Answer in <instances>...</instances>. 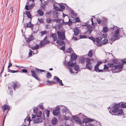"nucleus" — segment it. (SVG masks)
I'll return each instance as SVG.
<instances>
[{
  "label": "nucleus",
  "mask_w": 126,
  "mask_h": 126,
  "mask_svg": "<svg viewBox=\"0 0 126 126\" xmlns=\"http://www.w3.org/2000/svg\"><path fill=\"white\" fill-rule=\"evenodd\" d=\"M60 4L58 3L57 2L54 3V6L55 7L56 6L58 7L60 6Z\"/></svg>",
  "instance_id": "nucleus-49"
},
{
  "label": "nucleus",
  "mask_w": 126,
  "mask_h": 126,
  "mask_svg": "<svg viewBox=\"0 0 126 126\" xmlns=\"http://www.w3.org/2000/svg\"><path fill=\"white\" fill-rule=\"evenodd\" d=\"M38 20L40 23H43V19L42 18L39 19L38 18Z\"/></svg>",
  "instance_id": "nucleus-47"
},
{
  "label": "nucleus",
  "mask_w": 126,
  "mask_h": 126,
  "mask_svg": "<svg viewBox=\"0 0 126 126\" xmlns=\"http://www.w3.org/2000/svg\"><path fill=\"white\" fill-rule=\"evenodd\" d=\"M45 112L47 115V117H49V115L50 113V111L48 110H47L45 111Z\"/></svg>",
  "instance_id": "nucleus-48"
},
{
  "label": "nucleus",
  "mask_w": 126,
  "mask_h": 126,
  "mask_svg": "<svg viewBox=\"0 0 126 126\" xmlns=\"http://www.w3.org/2000/svg\"><path fill=\"white\" fill-rule=\"evenodd\" d=\"M92 55V51L91 50H90L88 53V56L90 57H91Z\"/></svg>",
  "instance_id": "nucleus-38"
},
{
  "label": "nucleus",
  "mask_w": 126,
  "mask_h": 126,
  "mask_svg": "<svg viewBox=\"0 0 126 126\" xmlns=\"http://www.w3.org/2000/svg\"><path fill=\"white\" fill-rule=\"evenodd\" d=\"M47 38V37L46 36L43 41L40 42V46H42L44 45V44L49 43V42L46 39Z\"/></svg>",
  "instance_id": "nucleus-15"
},
{
  "label": "nucleus",
  "mask_w": 126,
  "mask_h": 126,
  "mask_svg": "<svg viewBox=\"0 0 126 126\" xmlns=\"http://www.w3.org/2000/svg\"><path fill=\"white\" fill-rule=\"evenodd\" d=\"M59 13L58 12H55L53 13V15L54 17L57 18L58 16V14Z\"/></svg>",
  "instance_id": "nucleus-35"
},
{
  "label": "nucleus",
  "mask_w": 126,
  "mask_h": 126,
  "mask_svg": "<svg viewBox=\"0 0 126 126\" xmlns=\"http://www.w3.org/2000/svg\"><path fill=\"white\" fill-rule=\"evenodd\" d=\"M87 126H94L92 124L90 123H88L86 125Z\"/></svg>",
  "instance_id": "nucleus-60"
},
{
  "label": "nucleus",
  "mask_w": 126,
  "mask_h": 126,
  "mask_svg": "<svg viewBox=\"0 0 126 126\" xmlns=\"http://www.w3.org/2000/svg\"><path fill=\"white\" fill-rule=\"evenodd\" d=\"M56 11H62V10L61 9L59 8L58 7L56 6L55 7H54Z\"/></svg>",
  "instance_id": "nucleus-41"
},
{
  "label": "nucleus",
  "mask_w": 126,
  "mask_h": 126,
  "mask_svg": "<svg viewBox=\"0 0 126 126\" xmlns=\"http://www.w3.org/2000/svg\"><path fill=\"white\" fill-rule=\"evenodd\" d=\"M42 122V120L41 119L39 118H37L35 119L34 121L35 123L39 124Z\"/></svg>",
  "instance_id": "nucleus-20"
},
{
  "label": "nucleus",
  "mask_w": 126,
  "mask_h": 126,
  "mask_svg": "<svg viewBox=\"0 0 126 126\" xmlns=\"http://www.w3.org/2000/svg\"><path fill=\"white\" fill-rule=\"evenodd\" d=\"M47 33V32L46 31H44L40 32V34L41 35V36H44V35L46 34Z\"/></svg>",
  "instance_id": "nucleus-33"
},
{
  "label": "nucleus",
  "mask_w": 126,
  "mask_h": 126,
  "mask_svg": "<svg viewBox=\"0 0 126 126\" xmlns=\"http://www.w3.org/2000/svg\"><path fill=\"white\" fill-rule=\"evenodd\" d=\"M86 38V36L85 35H81L80 36V38Z\"/></svg>",
  "instance_id": "nucleus-59"
},
{
  "label": "nucleus",
  "mask_w": 126,
  "mask_h": 126,
  "mask_svg": "<svg viewBox=\"0 0 126 126\" xmlns=\"http://www.w3.org/2000/svg\"><path fill=\"white\" fill-rule=\"evenodd\" d=\"M33 38L32 36H30L28 39L27 40V42H30V41L33 40Z\"/></svg>",
  "instance_id": "nucleus-43"
},
{
  "label": "nucleus",
  "mask_w": 126,
  "mask_h": 126,
  "mask_svg": "<svg viewBox=\"0 0 126 126\" xmlns=\"http://www.w3.org/2000/svg\"><path fill=\"white\" fill-rule=\"evenodd\" d=\"M89 38L92 40L94 44H96L97 46H101V40L99 37L96 38L95 39L93 37H90Z\"/></svg>",
  "instance_id": "nucleus-5"
},
{
  "label": "nucleus",
  "mask_w": 126,
  "mask_h": 126,
  "mask_svg": "<svg viewBox=\"0 0 126 126\" xmlns=\"http://www.w3.org/2000/svg\"><path fill=\"white\" fill-rule=\"evenodd\" d=\"M112 61L114 64L116 63H117V60L115 59H114Z\"/></svg>",
  "instance_id": "nucleus-58"
},
{
  "label": "nucleus",
  "mask_w": 126,
  "mask_h": 126,
  "mask_svg": "<svg viewBox=\"0 0 126 126\" xmlns=\"http://www.w3.org/2000/svg\"><path fill=\"white\" fill-rule=\"evenodd\" d=\"M94 120V119H93L85 118L83 119L82 122L83 123H84L86 125L88 123H88V122L93 121Z\"/></svg>",
  "instance_id": "nucleus-12"
},
{
  "label": "nucleus",
  "mask_w": 126,
  "mask_h": 126,
  "mask_svg": "<svg viewBox=\"0 0 126 126\" xmlns=\"http://www.w3.org/2000/svg\"><path fill=\"white\" fill-rule=\"evenodd\" d=\"M26 14L27 15V17L30 18H31V15L30 13V12H29L27 11L26 13Z\"/></svg>",
  "instance_id": "nucleus-42"
},
{
  "label": "nucleus",
  "mask_w": 126,
  "mask_h": 126,
  "mask_svg": "<svg viewBox=\"0 0 126 126\" xmlns=\"http://www.w3.org/2000/svg\"><path fill=\"white\" fill-rule=\"evenodd\" d=\"M108 40L107 39H104L102 41V44H105L108 42Z\"/></svg>",
  "instance_id": "nucleus-44"
},
{
  "label": "nucleus",
  "mask_w": 126,
  "mask_h": 126,
  "mask_svg": "<svg viewBox=\"0 0 126 126\" xmlns=\"http://www.w3.org/2000/svg\"><path fill=\"white\" fill-rule=\"evenodd\" d=\"M54 79H55L56 81L58 82H59L60 85L61 86H63V84L62 83V80H61L59 78L56 76H55L54 77Z\"/></svg>",
  "instance_id": "nucleus-18"
},
{
  "label": "nucleus",
  "mask_w": 126,
  "mask_h": 126,
  "mask_svg": "<svg viewBox=\"0 0 126 126\" xmlns=\"http://www.w3.org/2000/svg\"><path fill=\"white\" fill-rule=\"evenodd\" d=\"M63 113V114L66 113H68V114L69 112H70L69 110L66 107H64L63 108L62 110Z\"/></svg>",
  "instance_id": "nucleus-21"
},
{
  "label": "nucleus",
  "mask_w": 126,
  "mask_h": 126,
  "mask_svg": "<svg viewBox=\"0 0 126 126\" xmlns=\"http://www.w3.org/2000/svg\"><path fill=\"white\" fill-rule=\"evenodd\" d=\"M59 7L63 9H64L65 8L64 6L61 4H60Z\"/></svg>",
  "instance_id": "nucleus-54"
},
{
  "label": "nucleus",
  "mask_w": 126,
  "mask_h": 126,
  "mask_svg": "<svg viewBox=\"0 0 126 126\" xmlns=\"http://www.w3.org/2000/svg\"><path fill=\"white\" fill-rule=\"evenodd\" d=\"M91 60V59L89 58H87L86 59V61L88 63H91L90 62Z\"/></svg>",
  "instance_id": "nucleus-50"
},
{
  "label": "nucleus",
  "mask_w": 126,
  "mask_h": 126,
  "mask_svg": "<svg viewBox=\"0 0 126 126\" xmlns=\"http://www.w3.org/2000/svg\"><path fill=\"white\" fill-rule=\"evenodd\" d=\"M80 21L78 17H77L75 18V22H79Z\"/></svg>",
  "instance_id": "nucleus-55"
},
{
  "label": "nucleus",
  "mask_w": 126,
  "mask_h": 126,
  "mask_svg": "<svg viewBox=\"0 0 126 126\" xmlns=\"http://www.w3.org/2000/svg\"><path fill=\"white\" fill-rule=\"evenodd\" d=\"M37 12L38 14L41 16H43L44 14V13L40 9L39 10L37 11Z\"/></svg>",
  "instance_id": "nucleus-31"
},
{
  "label": "nucleus",
  "mask_w": 126,
  "mask_h": 126,
  "mask_svg": "<svg viewBox=\"0 0 126 126\" xmlns=\"http://www.w3.org/2000/svg\"><path fill=\"white\" fill-rule=\"evenodd\" d=\"M86 66L87 69L90 70L92 69L93 67V64L92 63H88L86 64Z\"/></svg>",
  "instance_id": "nucleus-19"
},
{
  "label": "nucleus",
  "mask_w": 126,
  "mask_h": 126,
  "mask_svg": "<svg viewBox=\"0 0 126 126\" xmlns=\"http://www.w3.org/2000/svg\"><path fill=\"white\" fill-rule=\"evenodd\" d=\"M77 58V56L75 54H73L71 55V58L72 59L75 60Z\"/></svg>",
  "instance_id": "nucleus-30"
},
{
  "label": "nucleus",
  "mask_w": 126,
  "mask_h": 126,
  "mask_svg": "<svg viewBox=\"0 0 126 126\" xmlns=\"http://www.w3.org/2000/svg\"><path fill=\"white\" fill-rule=\"evenodd\" d=\"M16 84L14 83H12L9 85L8 86V87L9 89H10V94H11L13 93L12 89H13L15 90L16 87Z\"/></svg>",
  "instance_id": "nucleus-8"
},
{
  "label": "nucleus",
  "mask_w": 126,
  "mask_h": 126,
  "mask_svg": "<svg viewBox=\"0 0 126 126\" xmlns=\"http://www.w3.org/2000/svg\"><path fill=\"white\" fill-rule=\"evenodd\" d=\"M99 37L100 39L101 40L103 38H105L107 37V35L106 34H102L101 33L99 34Z\"/></svg>",
  "instance_id": "nucleus-23"
},
{
  "label": "nucleus",
  "mask_w": 126,
  "mask_h": 126,
  "mask_svg": "<svg viewBox=\"0 0 126 126\" xmlns=\"http://www.w3.org/2000/svg\"><path fill=\"white\" fill-rule=\"evenodd\" d=\"M46 76L47 78L49 79L51 77V75L48 72L47 73L46 75Z\"/></svg>",
  "instance_id": "nucleus-45"
},
{
  "label": "nucleus",
  "mask_w": 126,
  "mask_h": 126,
  "mask_svg": "<svg viewBox=\"0 0 126 126\" xmlns=\"http://www.w3.org/2000/svg\"><path fill=\"white\" fill-rule=\"evenodd\" d=\"M58 120L55 117L53 118L52 120V124L53 125H55L57 123Z\"/></svg>",
  "instance_id": "nucleus-25"
},
{
  "label": "nucleus",
  "mask_w": 126,
  "mask_h": 126,
  "mask_svg": "<svg viewBox=\"0 0 126 126\" xmlns=\"http://www.w3.org/2000/svg\"><path fill=\"white\" fill-rule=\"evenodd\" d=\"M52 21L51 18H47L46 20V22L48 23H49L51 21Z\"/></svg>",
  "instance_id": "nucleus-51"
},
{
  "label": "nucleus",
  "mask_w": 126,
  "mask_h": 126,
  "mask_svg": "<svg viewBox=\"0 0 126 126\" xmlns=\"http://www.w3.org/2000/svg\"><path fill=\"white\" fill-rule=\"evenodd\" d=\"M57 34L58 38L63 40L65 38V32L62 30L58 31L57 32Z\"/></svg>",
  "instance_id": "nucleus-7"
},
{
  "label": "nucleus",
  "mask_w": 126,
  "mask_h": 126,
  "mask_svg": "<svg viewBox=\"0 0 126 126\" xmlns=\"http://www.w3.org/2000/svg\"><path fill=\"white\" fill-rule=\"evenodd\" d=\"M33 111L34 113L36 114L38 111V110L37 108H35L33 109Z\"/></svg>",
  "instance_id": "nucleus-53"
},
{
  "label": "nucleus",
  "mask_w": 126,
  "mask_h": 126,
  "mask_svg": "<svg viewBox=\"0 0 126 126\" xmlns=\"http://www.w3.org/2000/svg\"><path fill=\"white\" fill-rule=\"evenodd\" d=\"M85 59L84 58L81 59L80 61L81 63H83L85 61Z\"/></svg>",
  "instance_id": "nucleus-57"
},
{
  "label": "nucleus",
  "mask_w": 126,
  "mask_h": 126,
  "mask_svg": "<svg viewBox=\"0 0 126 126\" xmlns=\"http://www.w3.org/2000/svg\"><path fill=\"white\" fill-rule=\"evenodd\" d=\"M108 30V28L107 27H104L102 30V32L104 33H106L107 32Z\"/></svg>",
  "instance_id": "nucleus-32"
},
{
  "label": "nucleus",
  "mask_w": 126,
  "mask_h": 126,
  "mask_svg": "<svg viewBox=\"0 0 126 126\" xmlns=\"http://www.w3.org/2000/svg\"><path fill=\"white\" fill-rule=\"evenodd\" d=\"M27 27L32 28L33 27V25L31 24V22H29L27 25Z\"/></svg>",
  "instance_id": "nucleus-39"
},
{
  "label": "nucleus",
  "mask_w": 126,
  "mask_h": 126,
  "mask_svg": "<svg viewBox=\"0 0 126 126\" xmlns=\"http://www.w3.org/2000/svg\"><path fill=\"white\" fill-rule=\"evenodd\" d=\"M74 35H77L79 33V30L77 28H76L74 29Z\"/></svg>",
  "instance_id": "nucleus-27"
},
{
  "label": "nucleus",
  "mask_w": 126,
  "mask_h": 126,
  "mask_svg": "<svg viewBox=\"0 0 126 126\" xmlns=\"http://www.w3.org/2000/svg\"><path fill=\"white\" fill-rule=\"evenodd\" d=\"M120 106L122 108H125L126 107V104H125L121 103L120 104H118L115 105L113 107V109L112 110V112H110L112 107L110 106L108 108L110 113L112 115L119 116L121 114H122L123 113V112L122 109L120 107Z\"/></svg>",
  "instance_id": "nucleus-1"
},
{
  "label": "nucleus",
  "mask_w": 126,
  "mask_h": 126,
  "mask_svg": "<svg viewBox=\"0 0 126 126\" xmlns=\"http://www.w3.org/2000/svg\"><path fill=\"white\" fill-rule=\"evenodd\" d=\"M72 116V115L71 112H69V114L68 113H67L64 117V119L66 120H68Z\"/></svg>",
  "instance_id": "nucleus-16"
},
{
  "label": "nucleus",
  "mask_w": 126,
  "mask_h": 126,
  "mask_svg": "<svg viewBox=\"0 0 126 126\" xmlns=\"http://www.w3.org/2000/svg\"><path fill=\"white\" fill-rule=\"evenodd\" d=\"M32 53H33V52L32 50L30 49L29 51V56L28 57H29L32 56Z\"/></svg>",
  "instance_id": "nucleus-40"
},
{
  "label": "nucleus",
  "mask_w": 126,
  "mask_h": 126,
  "mask_svg": "<svg viewBox=\"0 0 126 126\" xmlns=\"http://www.w3.org/2000/svg\"><path fill=\"white\" fill-rule=\"evenodd\" d=\"M91 20L92 22V26L91 27L89 26V27L88 28L89 29L88 31V32H89V33H91L92 31L93 28H94V24H95L94 23L93 20V18H91Z\"/></svg>",
  "instance_id": "nucleus-13"
},
{
  "label": "nucleus",
  "mask_w": 126,
  "mask_h": 126,
  "mask_svg": "<svg viewBox=\"0 0 126 126\" xmlns=\"http://www.w3.org/2000/svg\"><path fill=\"white\" fill-rule=\"evenodd\" d=\"M2 109L3 112H4L5 110H6V114H7L8 111L10 110V107L8 105H5L2 106Z\"/></svg>",
  "instance_id": "nucleus-10"
},
{
  "label": "nucleus",
  "mask_w": 126,
  "mask_h": 126,
  "mask_svg": "<svg viewBox=\"0 0 126 126\" xmlns=\"http://www.w3.org/2000/svg\"><path fill=\"white\" fill-rule=\"evenodd\" d=\"M32 73V76L34 77L37 80H40V79L38 77V76L36 75L35 72L33 70H32L31 71Z\"/></svg>",
  "instance_id": "nucleus-17"
},
{
  "label": "nucleus",
  "mask_w": 126,
  "mask_h": 126,
  "mask_svg": "<svg viewBox=\"0 0 126 126\" xmlns=\"http://www.w3.org/2000/svg\"><path fill=\"white\" fill-rule=\"evenodd\" d=\"M39 45H38L36 44L35 46L32 47L31 48L33 50L32 51L33 54H36L38 52L37 49L39 47Z\"/></svg>",
  "instance_id": "nucleus-9"
},
{
  "label": "nucleus",
  "mask_w": 126,
  "mask_h": 126,
  "mask_svg": "<svg viewBox=\"0 0 126 126\" xmlns=\"http://www.w3.org/2000/svg\"><path fill=\"white\" fill-rule=\"evenodd\" d=\"M60 112V109L59 107H58L54 110L53 113L54 115L57 116Z\"/></svg>",
  "instance_id": "nucleus-14"
},
{
  "label": "nucleus",
  "mask_w": 126,
  "mask_h": 126,
  "mask_svg": "<svg viewBox=\"0 0 126 126\" xmlns=\"http://www.w3.org/2000/svg\"><path fill=\"white\" fill-rule=\"evenodd\" d=\"M50 37L52 38L54 41L56 40L57 39V35L55 33L52 34L50 36Z\"/></svg>",
  "instance_id": "nucleus-22"
},
{
  "label": "nucleus",
  "mask_w": 126,
  "mask_h": 126,
  "mask_svg": "<svg viewBox=\"0 0 126 126\" xmlns=\"http://www.w3.org/2000/svg\"><path fill=\"white\" fill-rule=\"evenodd\" d=\"M56 43L58 44L61 46L64 44V42L63 41H61L59 40H57L56 41Z\"/></svg>",
  "instance_id": "nucleus-29"
},
{
  "label": "nucleus",
  "mask_w": 126,
  "mask_h": 126,
  "mask_svg": "<svg viewBox=\"0 0 126 126\" xmlns=\"http://www.w3.org/2000/svg\"><path fill=\"white\" fill-rule=\"evenodd\" d=\"M42 112L41 111H40L37 113V115H32V118H33L37 116L38 117H39L41 115Z\"/></svg>",
  "instance_id": "nucleus-26"
},
{
  "label": "nucleus",
  "mask_w": 126,
  "mask_h": 126,
  "mask_svg": "<svg viewBox=\"0 0 126 126\" xmlns=\"http://www.w3.org/2000/svg\"><path fill=\"white\" fill-rule=\"evenodd\" d=\"M102 63V62H97V64L96 65L99 66Z\"/></svg>",
  "instance_id": "nucleus-56"
},
{
  "label": "nucleus",
  "mask_w": 126,
  "mask_h": 126,
  "mask_svg": "<svg viewBox=\"0 0 126 126\" xmlns=\"http://www.w3.org/2000/svg\"><path fill=\"white\" fill-rule=\"evenodd\" d=\"M70 13L72 16H76L77 15L76 14L74 13V12L73 10H71L70 12Z\"/></svg>",
  "instance_id": "nucleus-34"
},
{
  "label": "nucleus",
  "mask_w": 126,
  "mask_h": 126,
  "mask_svg": "<svg viewBox=\"0 0 126 126\" xmlns=\"http://www.w3.org/2000/svg\"><path fill=\"white\" fill-rule=\"evenodd\" d=\"M73 50L72 48H69L66 50V52L68 53H70L72 52Z\"/></svg>",
  "instance_id": "nucleus-46"
},
{
  "label": "nucleus",
  "mask_w": 126,
  "mask_h": 126,
  "mask_svg": "<svg viewBox=\"0 0 126 126\" xmlns=\"http://www.w3.org/2000/svg\"><path fill=\"white\" fill-rule=\"evenodd\" d=\"M115 30L113 33H111V36L109 38L110 40L111 41H114L116 40L119 39L120 32L122 30V32H123V29H121L117 27L114 28Z\"/></svg>",
  "instance_id": "nucleus-3"
},
{
  "label": "nucleus",
  "mask_w": 126,
  "mask_h": 126,
  "mask_svg": "<svg viewBox=\"0 0 126 126\" xmlns=\"http://www.w3.org/2000/svg\"><path fill=\"white\" fill-rule=\"evenodd\" d=\"M36 70L37 71H40V72H44L45 71V70L41 69H37Z\"/></svg>",
  "instance_id": "nucleus-62"
},
{
  "label": "nucleus",
  "mask_w": 126,
  "mask_h": 126,
  "mask_svg": "<svg viewBox=\"0 0 126 126\" xmlns=\"http://www.w3.org/2000/svg\"><path fill=\"white\" fill-rule=\"evenodd\" d=\"M67 18V19L69 20V21L65 22L64 20H63L62 22V24L66 25L67 24H68L69 25H70L72 23L75 22V18L73 17H72L70 18H69L68 17Z\"/></svg>",
  "instance_id": "nucleus-6"
},
{
  "label": "nucleus",
  "mask_w": 126,
  "mask_h": 126,
  "mask_svg": "<svg viewBox=\"0 0 126 126\" xmlns=\"http://www.w3.org/2000/svg\"><path fill=\"white\" fill-rule=\"evenodd\" d=\"M8 70L9 71L8 72H10L12 73H17L18 72V71L17 70H10L9 68H8Z\"/></svg>",
  "instance_id": "nucleus-37"
},
{
  "label": "nucleus",
  "mask_w": 126,
  "mask_h": 126,
  "mask_svg": "<svg viewBox=\"0 0 126 126\" xmlns=\"http://www.w3.org/2000/svg\"><path fill=\"white\" fill-rule=\"evenodd\" d=\"M123 64L120 63H118L116 65L111 63H108V66L106 65H104V69L108 70L109 67L111 68V69L113 72L115 73L121 71L123 69Z\"/></svg>",
  "instance_id": "nucleus-2"
},
{
  "label": "nucleus",
  "mask_w": 126,
  "mask_h": 126,
  "mask_svg": "<svg viewBox=\"0 0 126 126\" xmlns=\"http://www.w3.org/2000/svg\"><path fill=\"white\" fill-rule=\"evenodd\" d=\"M34 5L33 4H32L31 5H30L28 7L27 5H26L25 8L28 10H29L30 9L32 8L34 6Z\"/></svg>",
  "instance_id": "nucleus-24"
},
{
  "label": "nucleus",
  "mask_w": 126,
  "mask_h": 126,
  "mask_svg": "<svg viewBox=\"0 0 126 126\" xmlns=\"http://www.w3.org/2000/svg\"><path fill=\"white\" fill-rule=\"evenodd\" d=\"M72 118L75 120L77 123H78L80 125H81L82 124L81 121L80 120L79 118L76 116H72Z\"/></svg>",
  "instance_id": "nucleus-11"
},
{
  "label": "nucleus",
  "mask_w": 126,
  "mask_h": 126,
  "mask_svg": "<svg viewBox=\"0 0 126 126\" xmlns=\"http://www.w3.org/2000/svg\"><path fill=\"white\" fill-rule=\"evenodd\" d=\"M97 22L98 24L100 23L101 22V21L100 19L99 18L97 19Z\"/></svg>",
  "instance_id": "nucleus-61"
},
{
  "label": "nucleus",
  "mask_w": 126,
  "mask_h": 126,
  "mask_svg": "<svg viewBox=\"0 0 126 126\" xmlns=\"http://www.w3.org/2000/svg\"><path fill=\"white\" fill-rule=\"evenodd\" d=\"M25 121H27L29 123L28 125H29L30 123V121H31L29 117H28L25 118L24 120Z\"/></svg>",
  "instance_id": "nucleus-36"
},
{
  "label": "nucleus",
  "mask_w": 126,
  "mask_h": 126,
  "mask_svg": "<svg viewBox=\"0 0 126 126\" xmlns=\"http://www.w3.org/2000/svg\"><path fill=\"white\" fill-rule=\"evenodd\" d=\"M22 71L24 73H26L27 72V71L26 69H23L22 70Z\"/></svg>",
  "instance_id": "nucleus-63"
},
{
  "label": "nucleus",
  "mask_w": 126,
  "mask_h": 126,
  "mask_svg": "<svg viewBox=\"0 0 126 126\" xmlns=\"http://www.w3.org/2000/svg\"><path fill=\"white\" fill-rule=\"evenodd\" d=\"M63 20H62V19H53L52 20V21L53 22H56L57 23H59L60 22H61V21H62ZM62 22L61 23V25H63V24H62Z\"/></svg>",
  "instance_id": "nucleus-28"
},
{
  "label": "nucleus",
  "mask_w": 126,
  "mask_h": 126,
  "mask_svg": "<svg viewBox=\"0 0 126 126\" xmlns=\"http://www.w3.org/2000/svg\"><path fill=\"white\" fill-rule=\"evenodd\" d=\"M67 64L68 66H67V68L69 69V71L71 74L74 73L73 72L72 68L71 67H74L75 66V67L74 68V69L76 71H78L79 69V66L78 65H76V63H73L71 60L69 62H68Z\"/></svg>",
  "instance_id": "nucleus-4"
},
{
  "label": "nucleus",
  "mask_w": 126,
  "mask_h": 126,
  "mask_svg": "<svg viewBox=\"0 0 126 126\" xmlns=\"http://www.w3.org/2000/svg\"><path fill=\"white\" fill-rule=\"evenodd\" d=\"M65 126H72L71 125H70L69 123L68 124H67L66 122H65Z\"/></svg>",
  "instance_id": "nucleus-64"
},
{
  "label": "nucleus",
  "mask_w": 126,
  "mask_h": 126,
  "mask_svg": "<svg viewBox=\"0 0 126 126\" xmlns=\"http://www.w3.org/2000/svg\"><path fill=\"white\" fill-rule=\"evenodd\" d=\"M99 69H98V66L95 65L94 68V70L96 72H97L98 71V70Z\"/></svg>",
  "instance_id": "nucleus-52"
}]
</instances>
